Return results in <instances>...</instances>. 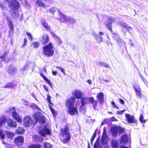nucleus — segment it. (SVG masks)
<instances>
[{
  "mask_svg": "<svg viewBox=\"0 0 148 148\" xmlns=\"http://www.w3.org/2000/svg\"><path fill=\"white\" fill-rule=\"evenodd\" d=\"M71 136L69 130L67 127L61 129L60 139L63 143L65 144L69 142Z\"/></svg>",
  "mask_w": 148,
  "mask_h": 148,
  "instance_id": "1",
  "label": "nucleus"
},
{
  "mask_svg": "<svg viewBox=\"0 0 148 148\" xmlns=\"http://www.w3.org/2000/svg\"><path fill=\"white\" fill-rule=\"evenodd\" d=\"M58 12L60 17L57 18H56L60 23L69 24L74 23L75 22V20L74 18L65 15L61 13L59 10H58Z\"/></svg>",
  "mask_w": 148,
  "mask_h": 148,
  "instance_id": "2",
  "label": "nucleus"
},
{
  "mask_svg": "<svg viewBox=\"0 0 148 148\" xmlns=\"http://www.w3.org/2000/svg\"><path fill=\"white\" fill-rule=\"evenodd\" d=\"M42 51L43 54L47 57L53 56L54 51L52 44L49 42V44L43 47H42Z\"/></svg>",
  "mask_w": 148,
  "mask_h": 148,
  "instance_id": "3",
  "label": "nucleus"
},
{
  "mask_svg": "<svg viewBox=\"0 0 148 148\" xmlns=\"http://www.w3.org/2000/svg\"><path fill=\"white\" fill-rule=\"evenodd\" d=\"M33 117L37 121L41 123H44L45 122V117L41 115V113L38 112L36 113L34 115Z\"/></svg>",
  "mask_w": 148,
  "mask_h": 148,
  "instance_id": "4",
  "label": "nucleus"
},
{
  "mask_svg": "<svg viewBox=\"0 0 148 148\" xmlns=\"http://www.w3.org/2000/svg\"><path fill=\"white\" fill-rule=\"evenodd\" d=\"M33 117L37 121L41 123H44L45 122V117L41 115V113L38 112L36 113L34 115Z\"/></svg>",
  "mask_w": 148,
  "mask_h": 148,
  "instance_id": "5",
  "label": "nucleus"
},
{
  "mask_svg": "<svg viewBox=\"0 0 148 148\" xmlns=\"http://www.w3.org/2000/svg\"><path fill=\"white\" fill-rule=\"evenodd\" d=\"M33 117L37 121L41 123H44L45 122V117L41 115V113L38 112L36 113L34 115Z\"/></svg>",
  "mask_w": 148,
  "mask_h": 148,
  "instance_id": "6",
  "label": "nucleus"
},
{
  "mask_svg": "<svg viewBox=\"0 0 148 148\" xmlns=\"http://www.w3.org/2000/svg\"><path fill=\"white\" fill-rule=\"evenodd\" d=\"M9 8L12 10H17L20 6V3L16 0H12L8 2Z\"/></svg>",
  "mask_w": 148,
  "mask_h": 148,
  "instance_id": "7",
  "label": "nucleus"
},
{
  "mask_svg": "<svg viewBox=\"0 0 148 148\" xmlns=\"http://www.w3.org/2000/svg\"><path fill=\"white\" fill-rule=\"evenodd\" d=\"M108 140V136L106 134L105 131L104 130L101 138V143L103 145V147L102 148H109V147L107 143Z\"/></svg>",
  "mask_w": 148,
  "mask_h": 148,
  "instance_id": "8",
  "label": "nucleus"
},
{
  "mask_svg": "<svg viewBox=\"0 0 148 148\" xmlns=\"http://www.w3.org/2000/svg\"><path fill=\"white\" fill-rule=\"evenodd\" d=\"M75 99L73 97H71L66 101L65 106L68 108L73 107Z\"/></svg>",
  "mask_w": 148,
  "mask_h": 148,
  "instance_id": "9",
  "label": "nucleus"
},
{
  "mask_svg": "<svg viewBox=\"0 0 148 148\" xmlns=\"http://www.w3.org/2000/svg\"><path fill=\"white\" fill-rule=\"evenodd\" d=\"M23 122L24 126L26 127L29 126L32 123L33 124H36V123H34L32 122V118L29 116H26L24 118Z\"/></svg>",
  "mask_w": 148,
  "mask_h": 148,
  "instance_id": "10",
  "label": "nucleus"
},
{
  "mask_svg": "<svg viewBox=\"0 0 148 148\" xmlns=\"http://www.w3.org/2000/svg\"><path fill=\"white\" fill-rule=\"evenodd\" d=\"M24 138L21 136H19L16 137L14 139L15 144L18 146L22 145L24 143Z\"/></svg>",
  "mask_w": 148,
  "mask_h": 148,
  "instance_id": "11",
  "label": "nucleus"
},
{
  "mask_svg": "<svg viewBox=\"0 0 148 148\" xmlns=\"http://www.w3.org/2000/svg\"><path fill=\"white\" fill-rule=\"evenodd\" d=\"M40 134L43 136H45L46 135H50L51 133V131L46 127H44L40 130L39 131Z\"/></svg>",
  "mask_w": 148,
  "mask_h": 148,
  "instance_id": "12",
  "label": "nucleus"
},
{
  "mask_svg": "<svg viewBox=\"0 0 148 148\" xmlns=\"http://www.w3.org/2000/svg\"><path fill=\"white\" fill-rule=\"evenodd\" d=\"M68 113L71 115H74L78 114L77 109L75 107H73L68 109Z\"/></svg>",
  "mask_w": 148,
  "mask_h": 148,
  "instance_id": "13",
  "label": "nucleus"
},
{
  "mask_svg": "<svg viewBox=\"0 0 148 148\" xmlns=\"http://www.w3.org/2000/svg\"><path fill=\"white\" fill-rule=\"evenodd\" d=\"M92 97H85L82 98L81 102L82 106H83L89 103L90 102Z\"/></svg>",
  "mask_w": 148,
  "mask_h": 148,
  "instance_id": "14",
  "label": "nucleus"
},
{
  "mask_svg": "<svg viewBox=\"0 0 148 148\" xmlns=\"http://www.w3.org/2000/svg\"><path fill=\"white\" fill-rule=\"evenodd\" d=\"M7 71L12 75H14L17 71L16 69L12 65H10L6 68Z\"/></svg>",
  "mask_w": 148,
  "mask_h": 148,
  "instance_id": "15",
  "label": "nucleus"
},
{
  "mask_svg": "<svg viewBox=\"0 0 148 148\" xmlns=\"http://www.w3.org/2000/svg\"><path fill=\"white\" fill-rule=\"evenodd\" d=\"M83 93L78 90H75L73 91L72 95L77 99H80L82 96Z\"/></svg>",
  "mask_w": 148,
  "mask_h": 148,
  "instance_id": "16",
  "label": "nucleus"
},
{
  "mask_svg": "<svg viewBox=\"0 0 148 148\" xmlns=\"http://www.w3.org/2000/svg\"><path fill=\"white\" fill-rule=\"evenodd\" d=\"M12 116L13 119L18 122H21L22 119L21 116L15 111H14L12 113Z\"/></svg>",
  "mask_w": 148,
  "mask_h": 148,
  "instance_id": "17",
  "label": "nucleus"
},
{
  "mask_svg": "<svg viewBox=\"0 0 148 148\" xmlns=\"http://www.w3.org/2000/svg\"><path fill=\"white\" fill-rule=\"evenodd\" d=\"M114 20L112 18H109L106 24V26L108 30L111 32H112V23L113 22Z\"/></svg>",
  "mask_w": 148,
  "mask_h": 148,
  "instance_id": "18",
  "label": "nucleus"
},
{
  "mask_svg": "<svg viewBox=\"0 0 148 148\" xmlns=\"http://www.w3.org/2000/svg\"><path fill=\"white\" fill-rule=\"evenodd\" d=\"M97 97L99 103L102 104L104 101L103 93V92H100L98 94Z\"/></svg>",
  "mask_w": 148,
  "mask_h": 148,
  "instance_id": "19",
  "label": "nucleus"
},
{
  "mask_svg": "<svg viewBox=\"0 0 148 148\" xmlns=\"http://www.w3.org/2000/svg\"><path fill=\"white\" fill-rule=\"evenodd\" d=\"M92 104L93 109L95 110H98L97 108L98 101L94 99L93 97H92L90 100V102Z\"/></svg>",
  "mask_w": 148,
  "mask_h": 148,
  "instance_id": "20",
  "label": "nucleus"
},
{
  "mask_svg": "<svg viewBox=\"0 0 148 148\" xmlns=\"http://www.w3.org/2000/svg\"><path fill=\"white\" fill-rule=\"evenodd\" d=\"M7 122L8 125L10 127H16V123L11 119H8Z\"/></svg>",
  "mask_w": 148,
  "mask_h": 148,
  "instance_id": "21",
  "label": "nucleus"
},
{
  "mask_svg": "<svg viewBox=\"0 0 148 148\" xmlns=\"http://www.w3.org/2000/svg\"><path fill=\"white\" fill-rule=\"evenodd\" d=\"M125 116L128 123H133L135 122L134 118L133 116L129 114H126Z\"/></svg>",
  "mask_w": 148,
  "mask_h": 148,
  "instance_id": "22",
  "label": "nucleus"
},
{
  "mask_svg": "<svg viewBox=\"0 0 148 148\" xmlns=\"http://www.w3.org/2000/svg\"><path fill=\"white\" fill-rule=\"evenodd\" d=\"M51 33L52 34L53 37L55 38V40L58 44L59 45L61 43L62 41L60 38L57 36L55 34L53 31L51 32Z\"/></svg>",
  "mask_w": 148,
  "mask_h": 148,
  "instance_id": "23",
  "label": "nucleus"
},
{
  "mask_svg": "<svg viewBox=\"0 0 148 148\" xmlns=\"http://www.w3.org/2000/svg\"><path fill=\"white\" fill-rule=\"evenodd\" d=\"M11 12L12 15L14 18L17 19L18 18L19 14L17 10H11Z\"/></svg>",
  "mask_w": 148,
  "mask_h": 148,
  "instance_id": "24",
  "label": "nucleus"
},
{
  "mask_svg": "<svg viewBox=\"0 0 148 148\" xmlns=\"http://www.w3.org/2000/svg\"><path fill=\"white\" fill-rule=\"evenodd\" d=\"M41 23L42 26L47 30L49 31L50 33L51 31H52L51 30L50 27L48 24L45 20H42L41 22Z\"/></svg>",
  "mask_w": 148,
  "mask_h": 148,
  "instance_id": "25",
  "label": "nucleus"
},
{
  "mask_svg": "<svg viewBox=\"0 0 148 148\" xmlns=\"http://www.w3.org/2000/svg\"><path fill=\"white\" fill-rule=\"evenodd\" d=\"M41 41L43 44L47 43L49 41L48 36L46 35H44L42 36V39Z\"/></svg>",
  "mask_w": 148,
  "mask_h": 148,
  "instance_id": "26",
  "label": "nucleus"
},
{
  "mask_svg": "<svg viewBox=\"0 0 148 148\" xmlns=\"http://www.w3.org/2000/svg\"><path fill=\"white\" fill-rule=\"evenodd\" d=\"M111 145L113 148H118L119 146L118 140H112L111 142Z\"/></svg>",
  "mask_w": 148,
  "mask_h": 148,
  "instance_id": "27",
  "label": "nucleus"
},
{
  "mask_svg": "<svg viewBox=\"0 0 148 148\" xmlns=\"http://www.w3.org/2000/svg\"><path fill=\"white\" fill-rule=\"evenodd\" d=\"M127 141V137L126 135H123L121 138V143L124 144Z\"/></svg>",
  "mask_w": 148,
  "mask_h": 148,
  "instance_id": "28",
  "label": "nucleus"
},
{
  "mask_svg": "<svg viewBox=\"0 0 148 148\" xmlns=\"http://www.w3.org/2000/svg\"><path fill=\"white\" fill-rule=\"evenodd\" d=\"M40 76L44 79L45 81L50 86L53 88L52 85L51 83V82L47 78L44 74L42 73H40Z\"/></svg>",
  "mask_w": 148,
  "mask_h": 148,
  "instance_id": "29",
  "label": "nucleus"
},
{
  "mask_svg": "<svg viewBox=\"0 0 148 148\" xmlns=\"http://www.w3.org/2000/svg\"><path fill=\"white\" fill-rule=\"evenodd\" d=\"M111 131L113 135L116 137L118 134V130L116 127H112L111 128Z\"/></svg>",
  "mask_w": 148,
  "mask_h": 148,
  "instance_id": "30",
  "label": "nucleus"
},
{
  "mask_svg": "<svg viewBox=\"0 0 148 148\" xmlns=\"http://www.w3.org/2000/svg\"><path fill=\"white\" fill-rule=\"evenodd\" d=\"M6 119L4 116L0 117V126L1 127L5 125L6 123Z\"/></svg>",
  "mask_w": 148,
  "mask_h": 148,
  "instance_id": "31",
  "label": "nucleus"
},
{
  "mask_svg": "<svg viewBox=\"0 0 148 148\" xmlns=\"http://www.w3.org/2000/svg\"><path fill=\"white\" fill-rule=\"evenodd\" d=\"M100 144V139L98 138L94 145V148H102Z\"/></svg>",
  "mask_w": 148,
  "mask_h": 148,
  "instance_id": "32",
  "label": "nucleus"
},
{
  "mask_svg": "<svg viewBox=\"0 0 148 148\" xmlns=\"http://www.w3.org/2000/svg\"><path fill=\"white\" fill-rule=\"evenodd\" d=\"M24 130L22 127H18L16 131V133L17 134H22L24 132Z\"/></svg>",
  "mask_w": 148,
  "mask_h": 148,
  "instance_id": "33",
  "label": "nucleus"
},
{
  "mask_svg": "<svg viewBox=\"0 0 148 148\" xmlns=\"http://www.w3.org/2000/svg\"><path fill=\"white\" fill-rule=\"evenodd\" d=\"M98 65L100 66H103L107 68H109V66L108 64L103 62L99 61L97 63Z\"/></svg>",
  "mask_w": 148,
  "mask_h": 148,
  "instance_id": "34",
  "label": "nucleus"
},
{
  "mask_svg": "<svg viewBox=\"0 0 148 148\" xmlns=\"http://www.w3.org/2000/svg\"><path fill=\"white\" fill-rule=\"evenodd\" d=\"M34 139L36 142H41L43 140V138L38 136H34Z\"/></svg>",
  "mask_w": 148,
  "mask_h": 148,
  "instance_id": "35",
  "label": "nucleus"
},
{
  "mask_svg": "<svg viewBox=\"0 0 148 148\" xmlns=\"http://www.w3.org/2000/svg\"><path fill=\"white\" fill-rule=\"evenodd\" d=\"M134 88L136 91V95H137V96L139 98H141V95L140 89H136V88H135L134 87Z\"/></svg>",
  "mask_w": 148,
  "mask_h": 148,
  "instance_id": "36",
  "label": "nucleus"
},
{
  "mask_svg": "<svg viewBox=\"0 0 148 148\" xmlns=\"http://www.w3.org/2000/svg\"><path fill=\"white\" fill-rule=\"evenodd\" d=\"M41 145L39 144H33L28 147V148H41Z\"/></svg>",
  "mask_w": 148,
  "mask_h": 148,
  "instance_id": "37",
  "label": "nucleus"
},
{
  "mask_svg": "<svg viewBox=\"0 0 148 148\" xmlns=\"http://www.w3.org/2000/svg\"><path fill=\"white\" fill-rule=\"evenodd\" d=\"M6 133L7 136L8 138L11 139L13 138L14 137V133L7 131H6Z\"/></svg>",
  "mask_w": 148,
  "mask_h": 148,
  "instance_id": "38",
  "label": "nucleus"
},
{
  "mask_svg": "<svg viewBox=\"0 0 148 148\" xmlns=\"http://www.w3.org/2000/svg\"><path fill=\"white\" fill-rule=\"evenodd\" d=\"M36 3H37L39 6L43 7L44 8H47V7L46 5H45L40 0H37Z\"/></svg>",
  "mask_w": 148,
  "mask_h": 148,
  "instance_id": "39",
  "label": "nucleus"
},
{
  "mask_svg": "<svg viewBox=\"0 0 148 148\" xmlns=\"http://www.w3.org/2000/svg\"><path fill=\"white\" fill-rule=\"evenodd\" d=\"M121 26L124 29H126L128 26L127 25L125 22L119 23L118 24Z\"/></svg>",
  "mask_w": 148,
  "mask_h": 148,
  "instance_id": "40",
  "label": "nucleus"
},
{
  "mask_svg": "<svg viewBox=\"0 0 148 148\" xmlns=\"http://www.w3.org/2000/svg\"><path fill=\"white\" fill-rule=\"evenodd\" d=\"M139 120L142 123H145L146 120L144 119L143 114H142L140 115Z\"/></svg>",
  "mask_w": 148,
  "mask_h": 148,
  "instance_id": "41",
  "label": "nucleus"
},
{
  "mask_svg": "<svg viewBox=\"0 0 148 148\" xmlns=\"http://www.w3.org/2000/svg\"><path fill=\"white\" fill-rule=\"evenodd\" d=\"M14 86V85L12 83L7 84L5 86H4V88H12Z\"/></svg>",
  "mask_w": 148,
  "mask_h": 148,
  "instance_id": "42",
  "label": "nucleus"
},
{
  "mask_svg": "<svg viewBox=\"0 0 148 148\" xmlns=\"http://www.w3.org/2000/svg\"><path fill=\"white\" fill-rule=\"evenodd\" d=\"M96 132H97V130H95V131L94 133L93 134V136L92 137V138L91 139V143L92 144L95 139V137L96 136Z\"/></svg>",
  "mask_w": 148,
  "mask_h": 148,
  "instance_id": "43",
  "label": "nucleus"
},
{
  "mask_svg": "<svg viewBox=\"0 0 148 148\" xmlns=\"http://www.w3.org/2000/svg\"><path fill=\"white\" fill-rule=\"evenodd\" d=\"M40 43L38 42H34L32 43L34 48H37L39 46Z\"/></svg>",
  "mask_w": 148,
  "mask_h": 148,
  "instance_id": "44",
  "label": "nucleus"
},
{
  "mask_svg": "<svg viewBox=\"0 0 148 148\" xmlns=\"http://www.w3.org/2000/svg\"><path fill=\"white\" fill-rule=\"evenodd\" d=\"M51 145L50 144L46 143L44 144L43 148H51Z\"/></svg>",
  "mask_w": 148,
  "mask_h": 148,
  "instance_id": "45",
  "label": "nucleus"
},
{
  "mask_svg": "<svg viewBox=\"0 0 148 148\" xmlns=\"http://www.w3.org/2000/svg\"><path fill=\"white\" fill-rule=\"evenodd\" d=\"M119 41L120 43H118L119 45H120V46L121 45L123 46L124 47H125V42L123 41V40L121 38H120L119 39Z\"/></svg>",
  "mask_w": 148,
  "mask_h": 148,
  "instance_id": "46",
  "label": "nucleus"
},
{
  "mask_svg": "<svg viewBox=\"0 0 148 148\" xmlns=\"http://www.w3.org/2000/svg\"><path fill=\"white\" fill-rule=\"evenodd\" d=\"M114 38L116 39V41L118 42V43H119V38H120V37H119V35L116 34H114Z\"/></svg>",
  "mask_w": 148,
  "mask_h": 148,
  "instance_id": "47",
  "label": "nucleus"
},
{
  "mask_svg": "<svg viewBox=\"0 0 148 148\" xmlns=\"http://www.w3.org/2000/svg\"><path fill=\"white\" fill-rule=\"evenodd\" d=\"M0 8L2 10H5L6 9V5L5 4H3L0 3Z\"/></svg>",
  "mask_w": 148,
  "mask_h": 148,
  "instance_id": "48",
  "label": "nucleus"
},
{
  "mask_svg": "<svg viewBox=\"0 0 148 148\" xmlns=\"http://www.w3.org/2000/svg\"><path fill=\"white\" fill-rule=\"evenodd\" d=\"M8 23L9 28L11 30L13 28V25L12 23L10 21H9L8 22Z\"/></svg>",
  "mask_w": 148,
  "mask_h": 148,
  "instance_id": "49",
  "label": "nucleus"
},
{
  "mask_svg": "<svg viewBox=\"0 0 148 148\" xmlns=\"http://www.w3.org/2000/svg\"><path fill=\"white\" fill-rule=\"evenodd\" d=\"M7 53V52H5L3 55L1 57V58L4 61L6 59Z\"/></svg>",
  "mask_w": 148,
  "mask_h": 148,
  "instance_id": "50",
  "label": "nucleus"
},
{
  "mask_svg": "<svg viewBox=\"0 0 148 148\" xmlns=\"http://www.w3.org/2000/svg\"><path fill=\"white\" fill-rule=\"evenodd\" d=\"M3 130H0V136L1 138L2 139H4V135L3 134Z\"/></svg>",
  "mask_w": 148,
  "mask_h": 148,
  "instance_id": "51",
  "label": "nucleus"
},
{
  "mask_svg": "<svg viewBox=\"0 0 148 148\" xmlns=\"http://www.w3.org/2000/svg\"><path fill=\"white\" fill-rule=\"evenodd\" d=\"M49 12L51 13L54 14L56 11V10L54 7L51 8L49 10Z\"/></svg>",
  "mask_w": 148,
  "mask_h": 148,
  "instance_id": "52",
  "label": "nucleus"
},
{
  "mask_svg": "<svg viewBox=\"0 0 148 148\" xmlns=\"http://www.w3.org/2000/svg\"><path fill=\"white\" fill-rule=\"evenodd\" d=\"M95 38L99 42H101L102 41V38L101 36H98V35Z\"/></svg>",
  "mask_w": 148,
  "mask_h": 148,
  "instance_id": "53",
  "label": "nucleus"
},
{
  "mask_svg": "<svg viewBox=\"0 0 148 148\" xmlns=\"http://www.w3.org/2000/svg\"><path fill=\"white\" fill-rule=\"evenodd\" d=\"M56 68L60 71L62 72L64 75L65 74V72L64 69L61 67L56 66Z\"/></svg>",
  "mask_w": 148,
  "mask_h": 148,
  "instance_id": "54",
  "label": "nucleus"
},
{
  "mask_svg": "<svg viewBox=\"0 0 148 148\" xmlns=\"http://www.w3.org/2000/svg\"><path fill=\"white\" fill-rule=\"evenodd\" d=\"M31 106L32 107L35 108L38 110H39L40 109L39 107L37 105L35 104H32L31 105Z\"/></svg>",
  "mask_w": 148,
  "mask_h": 148,
  "instance_id": "55",
  "label": "nucleus"
},
{
  "mask_svg": "<svg viewBox=\"0 0 148 148\" xmlns=\"http://www.w3.org/2000/svg\"><path fill=\"white\" fill-rule=\"evenodd\" d=\"M2 143L3 144L6 145L5 146L6 148H13V147H11L10 145L6 144V143L4 141H2Z\"/></svg>",
  "mask_w": 148,
  "mask_h": 148,
  "instance_id": "56",
  "label": "nucleus"
},
{
  "mask_svg": "<svg viewBox=\"0 0 148 148\" xmlns=\"http://www.w3.org/2000/svg\"><path fill=\"white\" fill-rule=\"evenodd\" d=\"M126 29H127L128 32H129L130 33H132V31L133 30V28H132V27H129L128 26L127 27Z\"/></svg>",
  "mask_w": 148,
  "mask_h": 148,
  "instance_id": "57",
  "label": "nucleus"
},
{
  "mask_svg": "<svg viewBox=\"0 0 148 148\" xmlns=\"http://www.w3.org/2000/svg\"><path fill=\"white\" fill-rule=\"evenodd\" d=\"M27 36L28 37V38L29 39V40H32V36L31 34H30V33L27 32Z\"/></svg>",
  "mask_w": 148,
  "mask_h": 148,
  "instance_id": "58",
  "label": "nucleus"
},
{
  "mask_svg": "<svg viewBox=\"0 0 148 148\" xmlns=\"http://www.w3.org/2000/svg\"><path fill=\"white\" fill-rule=\"evenodd\" d=\"M47 100L48 101V102L49 103H50L51 102V101L50 100L51 97L49 94L47 95Z\"/></svg>",
  "mask_w": 148,
  "mask_h": 148,
  "instance_id": "59",
  "label": "nucleus"
},
{
  "mask_svg": "<svg viewBox=\"0 0 148 148\" xmlns=\"http://www.w3.org/2000/svg\"><path fill=\"white\" fill-rule=\"evenodd\" d=\"M108 120L105 119L101 123V125H104L106 124Z\"/></svg>",
  "mask_w": 148,
  "mask_h": 148,
  "instance_id": "60",
  "label": "nucleus"
},
{
  "mask_svg": "<svg viewBox=\"0 0 148 148\" xmlns=\"http://www.w3.org/2000/svg\"><path fill=\"white\" fill-rule=\"evenodd\" d=\"M125 111V110H122V111H117L116 112L117 113V114H123V112Z\"/></svg>",
  "mask_w": 148,
  "mask_h": 148,
  "instance_id": "61",
  "label": "nucleus"
},
{
  "mask_svg": "<svg viewBox=\"0 0 148 148\" xmlns=\"http://www.w3.org/2000/svg\"><path fill=\"white\" fill-rule=\"evenodd\" d=\"M112 104L114 107L116 108L117 109H119V108L116 106L114 102V101H112Z\"/></svg>",
  "mask_w": 148,
  "mask_h": 148,
  "instance_id": "62",
  "label": "nucleus"
},
{
  "mask_svg": "<svg viewBox=\"0 0 148 148\" xmlns=\"http://www.w3.org/2000/svg\"><path fill=\"white\" fill-rule=\"evenodd\" d=\"M24 43L23 44V46H25L26 45L27 42V39L26 38H24Z\"/></svg>",
  "mask_w": 148,
  "mask_h": 148,
  "instance_id": "63",
  "label": "nucleus"
},
{
  "mask_svg": "<svg viewBox=\"0 0 148 148\" xmlns=\"http://www.w3.org/2000/svg\"><path fill=\"white\" fill-rule=\"evenodd\" d=\"M43 87L44 89L47 92H49V90H48V88L46 87V86L45 85H43Z\"/></svg>",
  "mask_w": 148,
  "mask_h": 148,
  "instance_id": "64",
  "label": "nucleus"
}]
</instances>
